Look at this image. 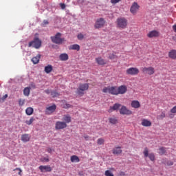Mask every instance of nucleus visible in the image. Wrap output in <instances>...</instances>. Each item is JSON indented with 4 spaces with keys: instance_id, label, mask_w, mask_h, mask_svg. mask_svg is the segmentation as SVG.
<instances>
[{
    "instance_id": "9d476101",
    "label": "nucleus",
    "mask_w": 176,
    "mask_h": 176,
    "mask_svg": "<svg viewBox=\"0 0 176 176\" xmlns=\"http://www.w3.org/2000/svg\"><path fill=\"white\" fill-rule=\"evenodd\" d=\"M120 115H133V111L129 109L126 106H122L120 109Z\"/></svg>"
},
{
    "instance_id": "6e6d98bb",
    "label": "nucleus",
    "mask_w": 176,
    "mask_h": 176,
    "mask_svg": "<svg viewBox=\"0 0 176 176\" xmlns=\"http://www.w3.org/2000/svg\"><path fill=\"white\" fill-rule=\"evenodd\" d=\"M45 93H46V94H50V90L46 89V90L45 91Z\"/></svg>"
},
{
    "instance_id": "f03ea898",
    "label": "nucleus",
    "mask_w": 176,
    "mask_h": 176,
    "mask_svg": "<svg viewBox=\"0 0 176 176\" xmlns=\"http://www.w3.org/2000/svg\"><path fill=\"white\" fill-rule=\"evenodd\" d=\"M42 46V41L38 37H35L33 41L28 44V47H34V49H39Z\"/></svg>"
},
{
    "instance_id": "4be33fe9",
    "label": "nucleus",
    "mask_w": 176,
    "mask_h": 176,
    "mask_svg": "<svg viewBox=\"0 0 176 176\" xmlns=\"http://www.w3.org/2000/svg\"><path fill=\"white\" fill-rule=\"evenodd\" d=\"M96 61L98 65H105V64H107L105 60L101 57L96 58Z\"/></svg>"
},
{
    "instance_id": "0eeeda50",
    "label": "nucleus",
    "mask_w": 176,
    "mask_h": 176,
    "mask_svg": "<svg viewBox=\"0 0 176 176\" xmlns=\"http://www.w3.org/2000/svg\"><path fill=\"white\" fill-rule=\"evenodd\" d=\"M143 154L144 155V157H148L151 162H155V154L153 153H149L147 147L144 148Z\"/></svg>"
},
{
    "instance_id": "c03bdc74",
    "label": "nucleus",
    "mask_w": 176,
    "mask_h": 176,
    "mask_svg": "<svg viewBox=\"0 0 176 176\" xmlns=\"http://www.w3.org/2000/svg\"><path fill=\"white\" fill-rule=\"evenodd\" d=\"M16 170L19 171V173H18L19 175H21V173L23 170H21V169L20 168H16L15 169H14V171H16Z\"/></svg>"
},
{
    "instance_id": "1a4fd4ad",
    "label": "nucleus",
    "mask_w": 176,
    "mask_h": 176,
    "mask_svg": "<svg viewBox=\"0 0 176 176\" xmlns=\"http://www.w3.org/2000/svg\"><path fill=\"white\" fill-rule=\"evenodd\" d=\"M140 10V5L137 2L133 3L130 8V12L132 14H137V12Z\"/></svg>"
},
{
    "instance_id": "423d86ee",
    "label": "nucleus",
    "mask_w": 176,
    "mask_h": 176,
    "mask_svg": "<svg viewBox=\"0 0 176 176\" xmlns=\"http://www.w3.org/2000/svg\"><path fill=\"white\" fill-rule=\"evenodd\" d=\"M126 72V75H131L132 76H134L140 74V69L137 67H131L127 69Z\"/></svg>"
},
{
    "instance_id": "c85d7f7f",
    "label": "nucleus",
    "mask_w": 176,
    "mask_h": 176,
    "mask_svg": "<svg viewBox=\"0 0 176 176\" xmlns=\"http://www.w3.org/2000/svg\"><path fill=\"white\" fill-rule=\"evenodd\" d=\"M158 153L161 155V156L163 155H167V150L166 147H160Z\"/></svg>"
},
{
    "instance_id": "72a5a7b5",
    "label": "nucleus",
    "mask_w": 176,
    "mask_h": 176,
    "mask_svg": "<svg viewBox=\"0 0 176 176\" xmlns=\"http://www.w3.org/2000/svg\"><path fill=\"white\" fill-rule=\"evenodd\" d=\"M35 121V118H34V117H32L30 120H26L25 123L26 124H28V126H31V124H32V122H34Z\"/></svg>"
},
{
    "instance_id": "b1692460",
    "label": "nucleus",
    "mask_w": 176,
    "mask_h": 176,
    "mask_svg": "<svg viewBox=\"0 0 176 176\" xmlns=\"http://www.w3.org/2000/svg\"><path fill=\"white\" fill-rule=\"evenodd\" d=\"M69 50H77V52H79L80 50V46H79V45H78V44H74V45H71L69 47Z\"/></svg>"
},
{
    "instance_id": "4c0bfd02",
    "label": "nucleus",
    "mask_w": 176,
    "mask_h": 176,
    "mask_svg": "<svg viewBox=\"0 0 176 176\" xmlns=\"http://www.w3.org/2000/svg\"><path fill=\"white\" fill-rule=\"evenodd\" d=\"M109 60H115L116 58H118V56L115 54H110L109 55Z\"/></svg>"
},
{
    "instance_id": "bb28decb",
    "label": "nucleus",
    "mask_w": 176,
    "mask_h": 176,
    "mask_svg": "<svg viewBox=\"0 0 176 176\" xmlns=\"http://www.w3.org/2000/svg\"><path fill=\"white\" fill-rule=\"evenodd\" d=\"M41 60V54H38L36 56H34L32 58L33 64H38Z\"/></svg>"
},
{
    "instance_id": "7c9ffc66",
    "label": "nucleus",
    "mask_w": 176,
    "mask_h": 176,
    "mask_svg": "<svg viewBox=\"0 0 176 176\" xmlns=\"http://www.w3.org/2000/svg\"><path fill=\"white\" fill-rule=\"evenodd\" d=\"M63 120H64V123H71V116L68 115H65L63 116Z\"/></svg>"
},
{
    "instance_id": "79ce46f5",
    "label": "nucleus",
    "mask_w": 176,
    "mask_h": 176,
    "mask_svg": "<svg viewBox=\"0 0 176 176\" xmlns=\"http://www.w3.org/2000/svg\"><path fill=\"white\" fill-rule=\"evenodd\" d=\"M77 38L80 41H82V39H83V38H85V36H83V34H82V33H80L78 34Z\"/></svg>"
},
{
    "instance_id": "f257e3e1",
    "label": "nucleus",
    "mask_w": 176,
    "mask_h": 176,
    "mask_svg": "<svg viewBox=\"0 0 176 176\" xmlns=\"http://www.w3.org/2000/svg\"><path fill=\"white\" fill-rule=\"evenodd\" d=\"M51 41L56 45H62L63 43L65 42V38H61V33L58 32L54 36H51Z\"/></svg>"
},
{
    "instance_id": "6e6552de",
    "label": "nucleus",
    "mask_w": 176,
    "mask_h": 176,
    "mask_svg": "<svg viewBox=\"0 0 176 176\" xmlns=\"http://www.w3.org/2000/svg\"><path fill=\"white\" fill-rule=\"evenodd\" d=\"M104 25L105 20L104 19V18H100L96 20V23L94 25V28L96 29L102 28V27H104Z\"/></svg>"
},
{
    "instance_id": "412c9836",
    "label": "nucleus",
    "mask_w": 176,
    "mask_h": 176,
    "mask_svg": "<svg viewBox=\"0 0 176 176\" xmlns=\"http://www.w3.org/2000/svg\"><path fill=\"white\" fill-rule=\"evenodd\" d=\"M168 57L172 60H176V50H172L168 52Z\"/></svg>"
},
{
    "instance_id": "aec40b11",
    "label": "nucleus",
    "mask_w": 176,
    "mask_h": 176,
    "mask_svg": "<svg viewBox=\"0 0 176 176\" xmlns=\"http://www.w3.org/2000/svg\"><path fill=\"white\" fill-rule=\"evenodd\" d=\"M122 107V104L119 103H115L113 107H110L109 112H113V111H118V109Z\"/></svg>"
},
{
    "instance_id": "c756f323",
    "label": "nucleus",
    "mask_w": 176,
    "mask_h": 176,
    "mask_svg": "<svg viewBox=\"0 0 176 176\" xmlns=\"http://www.w3.org/2000/svg\"><path fill=\"white\" fill-rule=\"evenodd\" d=\"M25 113L28 116H31V115H32V113H34V109L32 107H28L25 109Z\"/></svg>"
},
{
    "instance_id": "4468645a",
    "label": "nucleus",
    "mask_w": 176,
    "mask_h": 176,
    "mask_svg": "<svg viewBox=\"0 0 176 176\" xmlns=\"http://www.w3.org/2000/svg\"><path fill=\"white\" fill-rule=\"evenodd\" d=\"M39 170L41 171V173H50L52 171V167L49 165H41L39 166Z\"/></svg>"
},
{
    "instance_id": "864d4df0",
    "label": "nucleus",
    "mask_w": 176,
    "mask_h": 176,
    "mask_svg": "<svg viewBox=\"0 0 176 176\" xmlns=\"http://www.w3.org/2000/svg\"><path fill=\"white\" fill-rule=\"evenodd\" d=\"M47 152H48V153H52V152H53V150L52 149V148H48L47 149Z\"/></svg>"
},
{
    "instance_id": "3c124183",
    "label": "nucleus",
    "mask_w": 176,
    "mask_h": 176,
    "mask_svg": "<svg viewBox=\"0 0 176 176\" xmlns=\"http://www.w3.org/2000/svg\"><path fill=\"white\" fill-rule=\"evenodd\" d=\"M43 24L44 25H47V24H49V21L47 20H44L43 22Z\"/></svg>"
},
{
    "instance_id": "2eb2a0df",
    "label": "nucleus",
    "mask_w": 176,
    "mask_h": 176,
    "mask_svg": "<svg viewBox=\"0 0 176 176\" xmlns=\"http://www.w3.org/2000/svg\"><path fill=\"white\" fill-rule=\"evenodd\" d=\"M56 104H53L52 106H50L49 107L46 108L45 113L47 115H50V113H53L54 111H56Z\"/></svg>"
},
{
    "instance_id": "37998d69",
    "label": "nucleus",
    "mask_w": 176,
    "mask_h": 176,
    "mask_svg": "<svg viewBox=\"0 0 176 176\" xmlns=\"http://www.w3.org/2000/svg\"><path fill=\"white\" fill-rule=\"evenodd\" d=\"M122 0H111V3L113 5H116V3H119Z\"/></svg>"
},
{
    "instance_id": "58836bf2",
    "label": "nucleus",
    "mask_w": 176,
    "mask_h": 176,
    "mask_svg": "<svg viewBox=\"0 0 176 176\" xmlns=\"http://www.w3.org/2000/svg\"><path fill=\"white\" fill-rule=\"evenodd\" d=\"M51 96H52V97L54 98V97H58V96H60V94L58 93H57L56 91H51Z\"/></svg>"
},
{
    "instance_id": "09e8293b",
    "label": "nucleus",
    "mask_w": 176,
    "mask_h": 176,
    "mask_svg": "<svg viewBox=\"0 0 176 176\" xmlns=\"http://www.w3.org/2000/svg\"><path fill=\"white\" fill-rule=\"evenodd\" d=\"M126 175V173L123 172V171H120L119 173V176H124Z\"/></svg>"
},
{
    "instance_id": "49530a36",
    "label": "nucleus",
    "mask_w": 176,
    "mask_h": 176,
    "mask_svg": "<svg viewBox=\"0 0 176 176\" xmlns=\"http://www.w3.org/2000/svg\"><path fill=\"white\" fill-rule=\"evenodd\" d=\"M166 164L167 166H173V164H174V162L172 161H167Z\"/></svg>"
},
{
    "instance_id": "a18cd8bd",
    "label": "nucleus",
    "mask_w": 176,
    "mask_h": 176,
    "mask_svg": "<svg viewBox=\"0 0 176 176\" xmlns=\"http://www.w3.org/2000/svg\"><path fill=\"white\" fill-rule=\"evenodd\" d=\"M170 112H171V113H176V106L173 107L170 109Z\"/></svg>"
},
{
    "instance_id": "2f4dec72",
    "label": "nucleus",
    "mask_w": 176,
    "mask_h": 176,
    "mask_svg": "<svg viewBox=\"0 0 176 176\" xmlns=\"http://www.w3.org/2000/svg\"><path fill=\"white\" fill-rule=\"evenodd\" d=\"M31 91V87H25L23 89V94L24 96H25L26 97H28V96H30V93Z\"/></svg>"
},
{
    "instance_id": "20e7f679",
    "label": "nucleus",
    "mask_w": 176,
    "mask_h": 176,
    "mask_svg": "<svg viewBox=\"0 0 176 176\" xmlns=\"http://www.w3.org/2000/svg\"><path fill=\"white\" fill-rule=\"evenodd\" d=\"M103 93H109V94H112V96H118V87H107L102 89Z\"/></svg>"
},
{
    "instance_id": "5701e85b",
    "label": "nucleus",
    "mask_w": 176,
    "mask_h": 176,
    "mask_svg": "<svg viewBox=\"0 0 176 176\" xmlns=\"http://www.w3.org/2000/svg\"><path fill=\"white\" fill-rule=\"evenodd\" d=\"M70 160L72 163H79L80 162V160H79V157L76 155H72L70 157Z\"/></svg>"
},
{
    "instance_id": "f704fd0d",
    "label": "nucleus",
    "mask_w": 176,
    "mask_h": 176,
    "mask_svg": "<svg viewBox=\"0 0 176 176\" xmlns=\"http://www.w3.org/2000/svg\"><path fill=\"white\" fill-rule=\"evenodd\" d=\"M65 102L63 101V104H61V107L64 108L65 109H67V108H71V104L68 103H65Z\"/></svg>"
},
{
    "instance_id": "ea45409f",
    "label": "nucleus",
    "mask_w": 176,
    "mask_h": 176,
    "mask_svg": "<svg viewBox=\"0 0 176 176\" xmlns=\"http://www.w3.org/2000/svg\"><path fill=\"white\" fill-rule=\"evenodd\" d=\"M104 175L105 176H114L113 173H112V172H111V170H105Z\"/></svg>"
},
{
    "instance_id": "39448f33",
    "label": "nucleus",
    "mask_w": 176,
    "mask_h": 176,
    "mask_svg": "<svg viewBox=\"0 0 176 176\" xmlns=\"http://www.w3.org/2000/svg\"><path fill=\"white\" fill-rule=\"evenodd\" d=\"M117 25L118 28H126L127 27V19L126 18H118L117 19Z\"/></svg>"
},
{
    "instance_id": "f8f14e48",
    "label": "nucleus",
    "mask_w": 176,
    "mask_h": 176,
    "mask_svg": "<svg viewBox=\"0 0 176 176\" xmlns=\"http://www.w3.org/2000/svg\"><path fill=\"white\" fill-rule=\"evenodd\" d=\"M67 128V123L61 121L56 122L55 129L56 130H63V129Z\"/></svg>"
},
{
    "instance_id": "4d7b16f0",
    "label": "nucleus",
    "mask_w": 176,
    "mask_h": 176,
    "mask_svg": "<svg viewBox=\"0 0 176 176\" xmlns=\"http://www.w3.org/2000/svg\"><path fill=\"white\" fill-rule=\"evenodd\" d=\"M43 162H50V160H49V158H46V157H44L43 158Z\"/></svg>"
},
{
    "instance_id": "de8ad7c7",
    "label": "nucleus",
    "mask_w": 176,
    "mask_h": 176,
    "mask_svg": "<svg viewBox=\"0 0 176 176\" xmlns=\"http://www.w3.org/2000/svg\"><path fill=\"white\" fill-rule=\"evenodd\" d=\"M60 6L61 9H65V3H60Z\"/></svg>"
},
{
    "instance_id": "9b49d317",
    "label": "nucleus",
    "mask_w": 176,
    "mask_h": 176,
    "mask_svg": "<svg viewBox=\"0 0 176 176\" xmlns=\"http://www.w3.org/2000/svg\"><path fill=\"white\" fill-rule=\"evenodd\" d=\"M143 74H146V75H153L155 74V67H144L142 69Z\"/></svg>"
},
{
    "instance_id": "a878e982",
    "label": "nucleus",
    "mask_w": 176,
    "mask_h": 176,
    "mask_svg": "<svg viewBox=\"0 0 176 176\" xmlns=\"http://www.w3.org/2000/svg\"><path fill=\"white\" fill-rule=\"evenodd\" d=\"M59 58L60 61H67L69 58L68 54H61L59 56Z\"/></svg>"
},
{
    "instance_id": "603ef678",
    "label": "nucleus",
    "mask_w": 176,
    "mask_h": 176,
    "mask_svg": "<svg viewBox=\"0 0 176 176\" xmlns=\"http://www.w3.org/2000/svg\"><path fill=\"white\" fill-rule=\"evenodd\" d=\"M84 138L86 141H89V140H90V137L89 135H85Z\"/></svg>"
},
{
    "instance_id": "a19ab883",
    "label": "nucleus",
    "mask_w": 176,
    "mask_h": 176,
    "mask_svg": "<svg viewBox=\"0 0 176 176\" xmlns=\"http://www.w3.org/2000/svg\"><path fill=\"white\" fill-rule=\"evenodd\" d=\"M24 104H25V100H23V99H19V104L20 107H23V105H24Z\"/></svg>"
},
{
    "instance_id": "e433bc0d",
    "label": "nucleus",
    "mask_w": 176,
    "mask_h": 176,
    "mask_svg": "<svg viewBox=\"0 0 176 176\" xmlns=\"http://www.w3.org/2000/svg\"><path fill=\"white\" fill-rule=\"evenodd\" d=\"M164 118H166V113L162 112L160 116H157V119L159 120H162V119H164Z\"/></svg>"
},
{
    "instance_id": "ddd939ff",
    "label": "nucleus",
    "mask_w": 176,
    "mask_h": 176,
    "mask_svg": "<svg viewBox=\"0 0 176 176\" xmlns=\"http://www.w3.org/2000/svg\"><path fill=\"white\" fill-rule=\"evenodd\" d=\"M117 93L118 96H119V94H126V93H127V87L126 85H120L117 87Z\"/></svg>"
},
{
    "instance_id": "393cba45",
    "label": "nucleus",
    "mask_w": 176,
    "mask_h": 176,
    "mask_svg": "<svg viewBox=\"0 0 176 176\" xmlns=\"http://www.w3.org/2000/svg\"><path fill=\"white\" fill-rule=\"evenodd\" d=\"M30 135L28 134H23L21 135V141H23V142H28V141H30Z\"/></svg>"
},
{
    "instance_id": "f3484780",
    "label": "nucleus",
    "mask_w": 176,
    "mask_h": 176,
    "mask_svg": "<svg viewBox=\"0 0 176 176\" xmlns=\"http://www.w3.org/2000/svg\"><path fill=\"white\" fill-rule=\"evenodd\" d=\"M141 124L142 126H144V127H151V126H152V122L147 119H143L142 120Z\"/></svg>"
},
{
    "instance_id": "13d9d810",
    "label": "nucleus",
    "mask_w": 176,
    "mask_h": 176,
    "mask_svg": "<svg viewBox=\"0 0 176 176\" xmlns=\"http://www.w3.org/2000/svg\"><path fill=\"white\" fill-rule=\"evenodd\" d=\"M111 170H115V169L113 168H112Z\"/></svg>"
},
{
    "instance_id": "dca6fc26",
    "label": "nucleus",
    "mask_w": 176,
    "mask_h": 176,
    "mask_svg": "<svg viewBox=\"0 0 176 176\" xmlns=\"http://www.w3.org/2000/svg\"><path fill=\"white\" fill-rule=\"evenodd\" d=\"M131 107L134 108L135 109H138V108L141 107V104L138 100H132L131 103Z\"/></svg>"
},
{
    "instance_id": "c9c22d12",
    "label": "nucleus",
    "mask_w": 176,
    "mask_h": 176,
    "mask_svg": "<svg viewBox=\"0 0 176 176\" xmlns=\"http://www.w3.org/2000/svg\"><path fill=\"white\" fill-rule=\"evenodd\" d=\"M104 142H105V140H104V138H100L97 140L98 145H104Z\"/></svg>"
},
{
    "instance_id": "5fc2aeb1",
    "label": "nucleus",
    "mask_w": 176,
    "mask_h": 176,
    "mask_svg": "<svg viewBox=\"0 0 176 176\" xmlns=\"http://www.w3.org/2000/svg\"><path fill=\"white\" fill-rule=\"evenodd\" d=\"M173 30L174 32H176V25H173Z\"/></svg>"
},
{
    "instance_id": "473e14b6",
    "label": "nucleus",
    "mask_w": 176,
    "mask_h": 176,
    "mask_svg": "<svg viewBox=\"0 0 176 176\" xmlns=\"http://www.w3.org/2000/svg\"><path fill=\"white\" fill-rule=\"evenodd\" d=\"M109 122L111 124H116V123H118V118H116V117L109 118Z\"/></svg>"
},
{
    "instance_id": "6ab92c4d",
    "label": "nucleus",
    "mask_w": 176,
    "mask_h": 176,
    "mask_svg": "<svg viewBox=\"0 0 176 176\" xmlns=\"http://www.w3.org/2000/svg\"><path fill=\"white\" fill-rule=\"evenodd\" d=\"M112 152L113 155H119L122 153V152H123V151H122V147L117 146L113 148Z\"/></svg>"
},
{
    "instance_id": "a211bd4d",
    "label": "nucleus",
    "mask_w": 176,
    "mask_h": 176,
    "mask_svg": "<svg viewBox=\"0 0 176 176\" xmlns=\"http://www.w3.org/2000/svg\"><path fill=\"white\" fill-rule=\"evenodd\" d=\"M147 36L148 38H156L159 36V32L156 30H153L151 32H149V33L147 34Z\"/></svg>"
},
{
    "instance_id": "cd10ccee",
    "label": "nucleus",
    "mask_w": 176,
    "mask_h": 176,
    "mask_svg": "<svg viewBox=\"0 0 176 176\" xmlns=\"http://www.w3.org/2000/svg\"><path fill=\"white\" fill-rule=\"evenodd\" d=\"M44 71L46 74H50V72L53 71V66H52V65H48L47 66H45Z\"/></svg>"
},
{
    "instance_id": "7ed1b4c3",
    "label": "nucleus",
    "mask_w": 176,
    "mask_h": 176,
    "mask_svg": "<svg viewBox=\"0 0 176 176\" xmlns=\"http://www.w3.org/2000/svg\"><path fill=\"white\" fill-rule=\"evenodd\" d=\"M86 90H89V83H80L77 89L76 93L78 96H83L85 94L84 91H86Z\"/></svg>"
},
{
    "instance_id": "8fccbe9b",
    "label": "nucleus",
    "mask_w": 176,
    "mask_h": 176,
    "mask_svg": "<svg viewBox=\"0 0 176 176\" xmlns=\"http://www.w3.org/2000/svg\"><path fill=\"white\" fill-rule=\"evenodd\" d=\"M8 97V94L4 95L2 98L1 100L2 101H5L6 100V98Z\"/></svg>"
}]
</instances>
